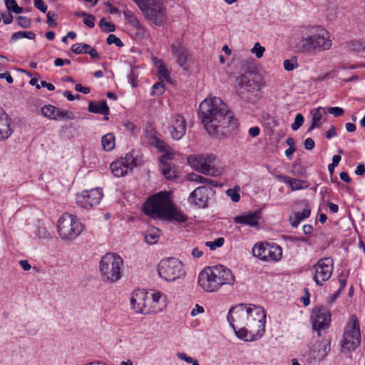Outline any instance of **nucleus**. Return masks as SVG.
I'll return each instance as SVG.
<instances>
[{"label": "nucleus", "mask_w": 365, "mask_h": 365, "mask_svg": "<svg viewBox=\"0 0 365 365\" xmlns=\"http://www.w3.org/2000/svg\"><path fill=\"white\" fill-rule=\"evenodd\" d=\"M216 157L212 154L192 155L187 158L188 164L197 172L217 177L222 174L221 168L215 165Z\"/></svg>", "instance_id": "1a4fd4ad"}, {"label": "nucleus", "mask_w": 365, "mask_h": 365, "mask_svg": "<svg viewBox=\"0 0 365 365\" xmlns=\"http://www.w3.org/2000/svg\"><path fill=\"white\" fill-rule=\"evenodd\" d=\"M17 24L21 28H29L31 26V20L26 16H20L17 18Z\"/></svg>", "instance_id": "603ef678"}, {"label": "nucleus", "mask_w": 365, "mask_h": 365, "mask_svg": "<svg viewBox=\"0 0 365 365\" xmlns=\"http://www.w3.org/2000/svg\"><path fill=\"white\" fill-rule=\"evenodd\" d=\"M157 147L161 151H165V154L164 155L165 157H166L168 159L173 158V151L169 148H167L166 145L163 141H158Z\"/></svg>", "instance_id": "de8ad7c7"}, {"label": "nucleus", "mask_w": 365, "mask_h": 365, "mask_svg": "<svg viewBox=\"0 0 365 365\" xmlns=\"http://www.w3.org/2000/svg\"><path fill=\"white\" fill-rule=\"evenodd\" d=\"M158 75L160 78H164L168 82H170V72L163 63H160L158 67Z\"/></svg>", "instance_id": "4c0bfd02"}, {"label": "nucleus", "mask_w": 365, "mask_h": 365, "mask_svg": "<svg viewBox=\"0 0 365 365\" xmlns=\"http://www.w3.org/2000/svg\"><path fill=\"white\" fill-rule=\"evenodd\" d=\"M160 231L154 227H150L145 232V240L147 243L150 245H153L156 243L160 237Z\"/></svg>", "instance_id": "7c9ffc66"}, {"label": "nucleus", "mask_w": 365, "mask_h": 365, "mask_svg": "<svg viewBox=\"0 0 365 365\" xmlns=\"http://www.w3.org/2000/svg\"><path fill=\"white\" fill-rule=\"evenodd\" d=\"M35 36V34L31 31H18L12 34L11 39V41H17L23 38L34 39Z\"/></svg>", "instance_id": "c9c22d12"}, {"label": "nucleus", "mask_w": 365, "mask_h": 365, "mask_svg": "<svg viewBox=\"0 0 365 365\" xmlns=\"http://www.w3.org/2000/svg\"><path fill=\"white\" fill-rule=\"evenodd\" d=\"M349 48L351 51L360 52L365 51V41L354 40L349 43Z\"/></svg>", "instance_id": "f704fd0d"}, {"label": "nucleus", "mask_w": 365, "mask_h": 365, "mask_svg": "<svg viewBox=\"0 0 365 365\" xmlns=\"http://www.w3.org/2000/svg\"><path fill=\"white\" fill-rule=\"evenodd\" d=\"M315 146L314 140L311 138H308L304 140V147L307 150H312Z\"/></svg>", "instance_id": "e2e57ef3"}, {"label": "nucleus", "mask_w": 365, "mask_h": 365, "mask_svg": "<svg viewBox=\"0 0 365 365\" xmlns=\"http://www.w3.org/2000/svg\"><path fill=\"white\" fill-rule=\"evenodd\" d=\"M84 230V225L72 214H63L57 222L58 235L63 241L76 240Z\"/></svg>", "instance_id": "0eeeda50"}, {"label": "nucleus", "mask_w": 365, "mask_h": 365, "mask_svg": "<svg viewBox=\"0 0 365 365\" xmlns=\"http://www.w3.org/2000/svg\"><path fill=\"white\" fill-rule=\"evenodd\" d=\"M88 110L93 113H100L107 115L109 112V108L106 101L101 102H90L88 106Z\"/></svg>", "instance_id": "cd10ccee"}, {"label": "nucleus", "mask_w": 365, "mask_h": 365, "mask_svg": "<svg viewBox=\"0 0 365 365\" xmlns=\"http://www.w3.org/2000/svg\"><path fill=\"white\" fill-rule=\"evenodd\" d=\"M235 276L222 264L205 267L198 274L197 284L206 292H216L224 285H233Z\"/></svg>", "instance_id": "20e7f679"}, {"label": "nucleus", "mask_w": 365, "mask_h": 365, "mask_svg": "<svg viewBox=\"0 0 365 365\" xmlns=\"http://www.w3.org/2000/svg\"><path fill=\"white\" fill-rule=\"evenodd\" d=\"M252 255L266 262H277L282 259V249L276 243L264 242L254 245Z\"/></svg>", "instance_id": "f8f14e48"}, {"label": "nucleus", "mask_w": 365, "mask_h": 365, "mask_svg": "<svg viewBox=\"0 0 365 365\" xmlns=\"http://www.w3.org/2000/svg\"><path fill=\"white\" fill-rule=\"evenodd\" d=\"M215 191L208 186L202 185L195 188L189 195L188 201L199 208L207 207L208 200Z\"/></svg>", "instance_id": "f3484780"}, {"label": "nucleus", "mask_w": 365, "mask_h": 365, "mask_svg": "<svg viewBox=\"0 0 365 365\" xmlns=\"http://www.w3.org/2000/svg\"><path fill=\"white\" fill-rule=\"evenodd\" d=\"M260 215L257 212H246L234 217V222L237 224H242L255 227L258 225Z\"/></svg>", "instance_id": "b1692460"}, {"label": "nucleus", "mask_w": 365, "mask_h": 365, "mask_svg": "<svg viewBox=\"0 0 365 365\" xmlns=\"http://www.w3.org/2000/svg\"><path fill=\"white\" fill-rule=\"evenodd\" d=\"M237 83L241 88L247 91H255L260 90L264 83L258 75H242L237 78Z\"/></svg>", "instance_id": "4be33fe9"}, {"label": "nucleus", "mask_w": 365, "mask_h": 365, "mask_svg": "<svg viewBox=\"0 0 365 365\" xmlns=\"http://www.w3.org/2000/svg\"><path fill=\"white\" fill-rule=\"evenodd\" d=\"M99 26L103 31L106 33L113 32L115 29V26L113 24L107 21L105 19H101L99 22Z\"/></svg>", "instance_id": "58836bf2"}, {"label": "nucleus", "mask_w": 365, "mask_h": 365, "mask_svg": "<svg viewBox=\"0 0 365 365\" xmlns=\"http://www.w3.org/2000/svg\"><path fill=\"white\" fill-rule=\"evenodd\" d=\"M198 115L210 135L216 134L222 128L233 130L237 127V121L232 113L217 97L206 98L201 102Z\"/></svg>", "instance_id": "f03ea898"}, {"label": "nucleus", "mask_w": 365, "mask_h": 365, "mask_svg": "<svg viewBox=\"0 0 365 365\" xmlns=\"http://www.w3.org/2000/svg\"><path fill=\"white\" fill-rule=\"evenodd\" d=\"M204 311V308L202 306L196 304L194 308L192 309L190 314L192 317H195L197 314H202Z\"/></svg>", "instance_id": "680f3d73"}, {"label": "nucleus", "mask_w": 365, "mask_h": 365, "mask_svg": "<svg viewBox=\"0 0 365 365\" xmlns=\"http://www.w3.org/2000/svg\"><path fill=\"white\" fill-rule=\"evenodd\" d=\"M131 26L135 29L136 36H138L139 38H143L145 36L146 30H145V27L143 26V25L140 22L139 20L136 22V24H133Z\"/></svg>", "instance_id": "a18cd8bd"}, {"label": "nucleus", "mask_w": 365, "mask_h": 365, "mask_svg": "<svg viewBox=\"0 0 365 365\" xmlns=\"http://www.w3.org/2000/svg\"><path fill=\"white\" fill-rule=\"evenodd\" d=\"M148 297L149 295L144 291L139 290L133 293L130 298V305L136 313L144 314L150 313Z\"/></svg>", "instance_id": "aec40b11"}, {"label": "nucleus", "mask_w": 365, "mask_h": 365, "mask_svg": "<svg viewBox=\"0 0 365 365\" xmlns=\"http://www.w3.org/2000/svg\"><path fill=\"white\" fill-rule=\"evenodd\" d=\"M227 319L236 336L244 341H257L264 334L266 314L259 306L252 304L233 306Z\"/></svg>", "instance_id": "f257e3e1"}, {"label": "nucleus", "mask_w": 365, "mask_h": 365, "mask_svg": "<svg viewBox=\"0 0 365 365\" xmlns=\"http://www.w3.org/2000/svg\"><path fill=\"white\" fill-rule=\"evenodd\" d=\"M310 210L308 207L304 208L302 212H296L289 217V222L292 227H297L302 220L307 218L310 215Z\"/></svg>", "instance_id": "bb28decb"}, {"label": "nucleus", "mask_w": 365, "mask_h": 365, "mask_svg": "<svg viewBox=\"0 0 365 365\" xmlns=\"http://www.w3.org/2000/svg\"><path fill=\"white\" fill-rule=\"evenodd\" d=\"M239 191H240V187H237L234 189H228L227 190L226 193L229 197H230L231 200L234 202H237L240 199V195Z\"/></svg>", "instance_id": "49530a36"}, {"label": "nucleus", "mask_w": 365, "mask_h": 365, "mask_svg": "<svg viewBox=\"0 0 365 365\" xmlns=\"http://www.w3.org/2000/svg\"><path fill=\"white\" fill-rule=\"evenodd\" d=\"M327 113V108L323 107H319L312 110V122L311 126L308 129V132H311L314 128H317L321 125L322 119Z\"/></svg>", "instance_id": "a878e982"}, {"label": "nucleus", "mask_w": 365, "mask_h": 365, "mask_svg": "<svg viewBox=\"0 0 365 365\" xmlns=\"http://www.w3.org/2000/svg\"><path fill=\"white\" fill-rule=\"evenodd\" d=\"M12 133L8 115L0 106V140H5L9 138Z\"/></svg>", "instance_id": "393cba45"}, {"label": "nucleus", "mask_w": 365, "mask_h": 365, "mask_svg": "<svg viewBox=\"0 0 365 365\" xmlns=\"http://www.w3.org/2000/svg\"><path fill=\"white\" fill-rule=\"evenodd\" d=\"M103 196L102 190L100 188H95L76 194V200L79 207L90 209L99 205Z\"/></svg>", "instance_id": "4468645a"}, {"label": "nucleus", "mask_w": 365, "mask_h": 365, "mask_svg": "<svg viewBox=\"0 0 365 365\" xmlns=\"http://www.w3.org/2000/svg\"><path fill=\"white\" fill-rule=\"evenodd\" d=\"M311 318L313 329L317 331L319 336L322 335V330L327 329L330 326L331 313L324 307L314 308Z\"/></svg>", "instance_id": "dca6fc26"}, {"label": "nucleus", "mask_w": 365, "mask_h": 365, "mask_svg": "<svg viewBox=\"0 0 365 365\" xmlns=\"http://www.w3.org/2000/svg\"><path fill=\"white\" fill-rule=\"evenodd\" d=\"M169 130L174 140L181 139L186 132V121L181 115H172L169 120Z\"/></svg>", "instance_id": "412c9836"}, {"label": "nucleus", "mask_w": 365, "mask_h": 365, "mask_svg": "<svg viewBox=\"0 0 365 365\" xmlns=\"http://www.w3.org/2000/svg\"><path fill=\"white\" fill-rule=\"evenodd\" d=\"M86 54H88L92 58H98L99 54L96 51V50L92 46H89V48L86 50Z\"/></svg>", "instance_id": "69168bd1"}, {"label": "nucleus", "mask_w": 365, "mask_h": 365, "mask_svg": "<svg viewBox=\"0 0 365 365\" xmlns=\"http://www.w3.org/2000/svg\"><path fill=\"white\" fill-rule=\"evenodd\" d=\"M95 17L92 14L86 15L83 19V23L89 28H93L95 26Z\"/></svg>", "instance_id": "13d9d810"}, {"label": "nucleus", "mask_w": 365, "mask_h": 365, "mask_svg": "<svg viewBox=\"0 0 365 365\" xmlns=\"http://www.w3.org/2000/svg\"><path fill=\"white\" fill-rule=\"evenodd\" d=\"M123 15L125 19L128 21L130 26L133 24H136V22L138 21V18L135 16L134 13L131 11L126 10L124 11Z\"/></svg>", "instance_id": "09e8293b"}, {"label": "nucleus", "mask_w": 365, "mask_h": 365, "mask_svg": "<svg viewBox=\"0 0 365 365\" xmlns=\"http://www.w3.org/2000/svg\"><path fill=\"white\" fill-rule=\"evenodd\" d=\"M137 78L138 74L135 73V69L132 68L128 75V80L133 86H136Z\"/></svg>", "instance_id": "052dcab7"}, {"label": "nucleus", "mask_w": 365, "mask_h": 365, "mask_svg": "<svg viewBox=\"0 0 365 365\" xmlns=\"http://www.w3.org/2000/svg\"><path fill=\"white\" fill-rule=\"evenodd\" d=\"M151 312H160L166 307V297L161 292H147Z\"/></svg>", "instance_id": "5701e85b"}, {"label": "nucleus", "mask_w": 365, "mask_h": 365, "mask_svg": "<svg viewBox=\"0 0 365 365\" xmlns=\"http://www.w3.org/2000/svg\"><path fill=\"white\" fill-rule=\"evenodd\" d=\"M284 68L287 71H292L297 68L298 66L297 60L296 57H292L290 59L284 61L283 63Z\"/></svg>", "instance_id": "ea45409f"}, {"label": "nucleus", "mask_w": 365, "mask_h": 365, "mask_svg": "<svg viewBox=\"0 0 365 365\" xmlns=\"http://www.w3.org/2000/svg\"><path fill=\"white\" fill-rule=\"evenodd\" d=\"M176 356L178 357V359L185 361V362H187L188 364H191L192 362V361L194 360V359H192L191 356H187L184 352H178L176 354Z\"/></svg>", "instance_id": "bf43d9fd"}, {"label": "nucleus", "mask_w": 365, "mask_h": 365, "mask_svg": "<svg viewBox=\"0 0 365 365\" xmlns=\"http://www.w3.org/2000/svg\"><path fill=\"white\" fill-rule=\"evenodd\" d=\"M165 92V86L163 83L158 82L155 83L150 91L152 96H160Z\"/></svg>", "instance_id": "37998d69"}, {"label": "nucleus", "mask_w": 365, "mask_h": 365, "mask_svg": "<svg viewBox=\"0 0 365 365\" xmlns=\"http://www.w3.org/2000/svg\"><path fill=\"white\" fill-rule=\"evenodd\" d=\"M187 180L191 182H197L200 184H202V185L207 186L209 185L212 187L217 186V181L207 178L205 177H203L202 175H200L194 173L188 174Z\"/></svg>", "instance_id": "c85d7f7f"}, {"label": "nucleus", "mask_w": 365, "mask_h": 365, "mask_svg": "<svg viewBox=\"0 0 365 365\" xmlns=\"http://www.w3.org/2000/svg\"><path fill=\"white\" fill-rule=\"evenodd\" d=\"M89 46L87 43H74L71 46V51L76 54L86 53V50L89 48Z\"/></svg>", "instance_id": "e433bc0d"}, {"label": "nucleus", "mask_w": 365, "mask_h": 365, "mask_svg": "<svg viewBox=\"0 0 365 365\" xmlns=\"http://www.w3.org/2000/svg\"><path fill=\"white\" fill-rule=\"evenodd\" d=\"M304 123V117L301 113H297L294 118V122L292 124L291 128L293 130H298Z\"/></svg>", "instance_id": "8fccbe9b"}, {"label": "nucleus", "mask_w": 365, "mask_h": 365, "mask_svg": "<svg viewBox=\"0 0 365 365\" xmlns=\"http://www.w3.org/2000/svg\"><path fill=\"white\" fill-rule=\"evenodd\" d=\"M224 239L222 237H219L215 241H208L205 242V245L208 247L211 250H215L218 247H220L224 244Z\"/></svg>", "instance_id": "c03bdc74"}, {"label": "nucleus", "mask_w": 365, "mask_h": 365, "mask_svg": "<svg viewBox=\"0 0 365 365\" xmlns=\"http://www.w3.org/2000/svg\"><path fill=\"white\" fill-rule=\"evenodd\" d=\"M143 211L154 218L166 219L178 223L187 220V216L174 206L166 192H159L149 197L143 205Z\"/></svg>", "instance_id": "7ed1b4c3"}, {"label": "nucleus", "mask_w": 365, "mask_h": 365, "mask_svg": "<svg viewBox=\"0 0 365 365\" xmlns=\"http://www.w3.org/2000/svg\"><path fill=\"white\" fill-rule=\"evenodd\" d=\"M346 278H347V276L346 274H341L339 277V282L340 284V287L339 289V292H340L341 290H342L345 287L346 284Z\"/></svg>", "instance_id": "338daca9"}, {"label": "nucleus", "mask_w": 365, "mask_h": 365, "mask_svg": "<svg viewBox=\"0 0 365 365\" xmlns=\"http://www.w3.org/2000/svg\"><path fill=\"white\" fill-rule=\"evenodd\" d=\"M171 51L177 64L183 70L189 69L190 53L185 46L178 40L171 44Z\"/></svg>", "instance_id": "6ab92c4d"}, {"label": "nucleus", "mask_w": 365, "mask_h": 365, "mask_svg": "<svg viewBox=\"0 0 365 365\" xmlns=\"http://www.w3.org/2000/svg\"><path fill=\"white\" fill-rule=\"evenodd\" d=\"M332 41L330 34L324 28L314 26L307 29L299 42V48L304 53H314L331 48Z\"/></svg>", "instance_id": "39448f33"}, {"label": "nucleus", "mask_w": 365, "mask_h": 365, "mask_svg": "<svg viewBox=\"0 0 365 365\" xmlns=\"http://www.w3.org/2000/svg\"><path fill=\"white\" fill-rule=\"evenodd\" d=\"M248 133L250 135L255 138L259 135L260 133V129L257 126L252 127L249 129Z\"/></svg>", "instance_id": "774afa93"}, {"label": "nucleus", "mask_w": 365, "mask_h": 365, "mask_svg": "<svg viewBox=\"0 0 365 365\" xmlns=\"http://www.w3.org/2000/svg\"><path fill=\"white\" fill-rule=\"evenodd\" d=\"M158 272L159 276L168 282L175 281L185 274L183 264L173 257L161 260Z\"/></svg>", "instance_id": "9b49d317"}, {"label": "nucleus", "mask_w": 365, "mask_h": 365, "mask_svg": "<svg viewBox=\"0 0 365 365\" xmlns=\"http://www.w3.org/2000/svg\"><path fill=\"white\" fill-rule=\"evenodd\" d=\"M123 260L115 253H107L101 259L99 269L104 281L115 282L122 277Z\"/></svg>", "instance_id": "6e6552de"}, {"label": "nucleus", "mask_w": 365, "mask_h": 365, "mask_svg": "<svg viewBox=\"0 0 365 365\" xmlns=\"http://www.w3.org/2000/svg\"><path fill=\"white\" fill-rule=\"evenodd\" d=\"M107 43L110 44H115L118 47H122L123 46V43L121 41V40L118 38L114 34H110L107 38Z\"/></svg>", "instance_id": "3c124183"}, {"label": "nucleus", "mask_w": 365, "mask_h": 365, "mask_svg": "<svg viewBox=\"0 0 365 365\" xmlns=\"http://www.w3.org/2000/svg\"><path fill=\"white\" fill-rule=\"evenodd\" d=\"M145 18L155 26H163L168 18L167 8L161 0H133Z\"/></svg>", "instance_id": "423d86ee"}, {"label": "nucleus", "mask_w": 365, "mask_h": 365, "mask_svg": "<svg viewBox=\"0 0 365 365\" xmlns=\"http://www.w3.org/2000/svg\"><path fill=\"white\" fill-rule=\"evenodd\" d=\"M34 6L36 9L43 13H46L47 11V6L43 0H34Z\"/></svg>", "instance_id": "4d7b16f0"}, {"label": "nucleus", "mask_w": 365, "mask_h": 365, "mask_svg": "<svg viewBox=\"0 0 365 365\" xmlns=\"http://www.w3.org/2000/svg\"><path fill=\"white\" fill-rule=\"evenodd\" d=\"M337 11V6L334 3H330L327 9V15L331 19L335 16Z\"/></svg>", "instance_id": "6e6d98bb"}, {"label": "nucleus", "mask_w": 365, "mask_h": 365, "mask_svg": "<svg viewBox=\"0 0 365 365\" xmlns=\"http://www.w3.org/2000/svg\"><path fill=\"white\" fill-rule=\"evenodd\" d=\"M361 344L359 324L356 316L351 317L345 327L341 347L343 351H352Z\"/></svg>", "instance_id": "9d476101"}, {"label": "nucleus", "mask_w": 365, "mask_h": 365, "mask_svg": "<svg viewBox=\"0 0 365 365\" xmlns=\"http://www.w3.org/2000/svg\"><path fill=\"white\" fill-rule=\"evenodd\" d=\"M329 351V343L320 341L314 344L304 356L308 363L312 364L324 360Z\"/></svg>", "instance_id": "a211bd4d"}, {"label": "nucleus", "mask_w": 365, "mask_h": 365, "mask_svg": "<svg viewBox=\"0 0 365 365\" xmlns=\"http://www.w3.org/2000/svg\"><path fill=\"white\" fill-rule=\"evenodd\" d=\"M54 120H61L63 119L73 120L74 115L72 112L63 109H61L56 107V115Z\"/></svg>", "instance_id": "473e14b6"}, {"label": "nucleus", "mask_w": 365, "mask_h": 365, "mask_svg": "<svg viewBox=\"0 0 365 365\" xmlns=\"http://www.w3.org/2000/svg\"><path fill=\"white\" fill-rule=\"evenodd\" d=\"M334 269L333 259L330 257L320 259L314 266V280L317 285L322 286L332 275Z\"/></svg>", "instance_id": "ddd939ff"}, {"label": "nucleus", "mask_w": 365, "mask_h": 365, "mask_svg": "<svg viewBox=\"0 0 365 365\" xmlns=\"http://www.w3.org/2000/svg\"><path fill=\"white\" fill-rule=\"evenodd\" d=\"M122 124L127 130L130 131L131 133H134L135 130L137 129L135 125L128 120L123 122Z\"/></svg>", "instance_id": "0e129e2a"}, {"label": "nucleus", "mask_w": 365, "mask_h": 365, "mask_svg": "<svg viewBox=\"0 0 365 365\" xmlns=\"http://www.w3.org/2000/svg\"><path fill=\"white\" fill-rule=\"evenodd\" d=\"M292 191L299 190L308 187L306 181L296 178H289L287 184Z\"/></svg>", "instance_id": "2f4dec72"}, {"label": "nucleus", "mask_w": 365, "mask_h": 365, "mask_svg": "<svg viewBox=\"0 0 365 365\" xmlns=\"http://www.w3.org/2000/svg\"><path fill=\"white\" fill-rule=\"evenodd\" d=\"M103 149L106 151H111L115 145V136L112 133L104 135L101 138Z\"/></svg>", "instance_id": "c756f323"}, {"label": "nucleus", "mask_w": 365, "mask_h": 365, "mask_svg": "<svg viewBox=\"0 0 365 365\" xmlns=\"http://www.w3.org/2000/svg\"><path fill=\"white\" fill-rule=\"evenodd\" d=\"M341 160V156L339 155H335L332 158V163L328 165V170L329 173L331 174L334 172V169L336 167Z\"/></svg>", "instance_id": "5fc2aeb1"}, {"label": "nucleus", "mask_w": 365, "mask_h": 365, "mask_svg": "<svg viewBox=\"0 0 365 365\" xmlns=\"http://www.w3.org/2000/svg\"><path fill=\"white\" fill-rule=\"evenodd\" d=\"M327 113L333 115L334 117H339L344 113L343 108L340 107H330L327 110Z\"/></svg>", "instance_id": "864d4df0"}, {"label": "nucleus", "mask_w": 365, "mask_h": 365, "mask_svg": "<svg viewBox=\"0 0 365 365\" xmlns=\"http://www.w3.org/2000/svg\"><path fill=\"white\" fill-rule=\"evenodd\" d=\"M161 170L163 175L168 180H173L176 177L175 170L168 165H164Z\"/></svg>", "instance_id": "79ce46f5"}, {"label": "nucleus", "mask_w": 365, "mask_h": 365, "mask_svg": "<svg viewBox=\"0 0 365 365\" xmlns=\"http://www.w3.org/2000/svg\"><path fill=\"white\" fill-rule=\"evenodd\" d=\"M250 51L256 56V58H260L263 56L265 48L262 46L259 43L257 42L255 43Z\"/></svg>", "instance_id": "a19ab883"}, {"label": "nucleus", "mask_w": 365, "mask_h": 365, "mask_svg": "<svg viewBox=\"0 0 365 365\" xmlns=\"http://www.w3.org/2000/svg\"><path fill=\"white\" fill-rule=\"evenodd\" d=\"M56 107L51 105H46L41 108L42 115L49 120H54Z\"/></svg>", "instance_id": "72a5a7b5"}, {"label": "nucleus", "mask_w": 365, "mask_h": 365, "mask_svg": "<svg viewBox=\"0 0 365 365\" xmlns=\"http://www.w3.org/2000/svg\"><path fill=\"white\" fill-rule=\"evenodd\" d=\"M137 165V159L135 158L133 153H128L124 158H121L113 162L110 168L113 175L120 178L125 176Z\"/></svg>", "instance_id": "2eb2a0df"}]
</instances>
